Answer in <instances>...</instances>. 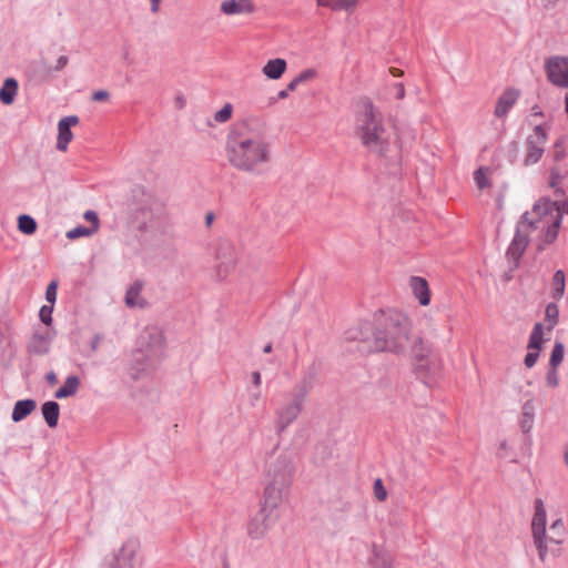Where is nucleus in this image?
Segmentation results:
<instances>
[{"label":"nucleus","instance_id":"nucleus-1","mask_svg":"<svg viewBox=\"0 0 568 568\" xmlns=\"http://www.w3.org/2000/svg\"><path fill=\"white\" fill-rule=\"evenodd\" d=\"M226 153L232 166L252 174H262L271 161L270 143L262 134L246 128L230 132Z\"/></svg>","mask_w":568,"mask_h":568},{"label":"nucleus","instance_id":"nucleus-2","mask_svg":"<svg viewBox=\"0 0 568 568\" xmlns=\"http://www.w3.org/2000/svg\"><path fill=\"white\" fill-rule=\"evenodd\" d=\"M410 323L397 311L382 313L375 322L372 336L362 334L363 349L368 352H390L400 354L409 344Z\"/></svg>","mask_w":568,"mask_h":568},{"label":"nucleus","instance_id":"nucleus-3","mask_svg":"<svg viewBox=\"0 0 568 568\" xmlns=\"http://www.w3.org/2000/svg\"><path fill=\"white\" fill-rule=\"evenodd\" d=\"M165 353V337L162 329L154 325L145 326L136 339L132 352L130 375L140 379L150 375L161 363Z\"/></svg>","mask_w":568,"mask_h":568},{"label":"nucleus","instance_id":"nucleus-4","mask_svg":"<svg viewBox=\"0 0 568 568\" xmlns=\"http://www.w3.org/2000/svg\"><path fill=\"white\" fill-rule=\"evenodd\" d=\"M357 133L362 144L372 153L379 156L386 155L389 148V139L383 124L382 113L369 100L362 104V111L357 116Z\"/></svg>","mask_w":568,"mask_h":568},{"label":"nucleus","instance_id":"nucleus-5","mask_svg":"<svg viewBox=\"0 0 568 568\" xmlns=\"http://www.w3.org/2000/svg\"><path fill=\"white\" fill-rule=\"evenodd\" d=\"M293 467L287 456L281 455L270 463L266 470L268 481L264 488L261 508L280 514L278 507L292 483Z\"/></svg>","mask_w":568,"mask_h":568},{"label":"nucleus","instance_id":"nucleus-6","mask_svg":"<svg viewBox=\"0 0 568 568\" xmlns=\"http://www.w3.org/2000/svg\"><path fill=\"white\" fill-rule=\"evenodd\" d=\"M316 374L317 368L315 364H313L288 394L290 400L276 410L275 428L277 434H282L301 414Z\"/></svg>","mask_w":568,"mask_h":568},{"label":"nucleus","instance_id":"nucleus-7","mask_svg":"<svg viewBox=\"0 0 568 568\" xmlns=\"http://www.w3.org/2000/svg\"><path fill=\"white\" fill-rule=\"evenodd\" d=\"M534 507L535 513L531 520L532 542L537 549L539 560L545 562L549 554L554 557L560 555V549L552 547L554 545H560V538L547 535V513L544 500L541 498H536Z\"/></svg>","mask_w":568,"mask_h":568},{"label":"nucleus","instance_id":"nucleus-8","mask_svg":"<svg viewBox=\"0 0 568 568\" xmlns=\"http://www.w3.org/2000/svg\"><path fill=\"white\" fill-rule=\"evenodd\" d=\"M547 80L555 87L568 89V57L551 55L545 61Z\"/></svg>","mask_w":568,"mask_h":568},{"label":"nucleus","instance_id":"nucleus-9","mask_svg":"<svg viewBox=\"0 0 568 568\" xmlns=\"http://www.w3.org/2000/svg\"><path fill=\"white\" fill-rule=\"evenodd\" d=\"M278 519L280 514H275L260 507V510L247 524V535L252 539H262L278 521Z\"/></svg>","mask_w":568,"mask_h":568},{"label":"nucleus","instance_id":"nucleus-10","mask_svg":"<svg viewBox=\"0 0 568 568\" xmlns=\"http://www.w3.org/2000/svg\"><path fill=\"white\" fill-rule=\"evenodd\" d=\"M547 142V132L542 125H536L534 128V134L528 135L526 139V154L524 159V165L530 166L539 162L544 152L545 144Z\"/></svg>","mask_w":568,"mask_h":568},{"label":"nucleus","instance_id":"nucleus-11","mask_svg":"<svg viewBox=\"0 0 568 568\" xmlns=\"http://www.w3.org/2000/svg\"><path fill=\"white\" fill-rule=\"evenodd\" d=\"M139 544L134 539H129L120 547L109 561L106 568H136V555Z\"/></svg>","mask_w":568,"mask_h":568},{"label":"nucleus","instance_id":"nucleus-12","mask_svg":"<svg viewBox=\"0 0 568 568\" xmlns=\"http://www.w3.org/2000/svg\"><path fill=\"white\" fill-rule=\"evenodd\" d=\"M237 263L235 247L227 241L221 242L216 250V272L217 276L223 280L231 271L235 268Z\"/></svg>","mask_w":568,"mask_h":568},{"label":"nucleus","instance_id":"nucleus-13","mask_svg":"<svg viewBox=\"0 0 568 568\" xmlns=\"http://www.w3.org/2000/svg\"><path fill=\"white\" fill-rule=\"evenodd\" d=\"M417 378H419L425 385L432 386L435 383V377L440 371V365L437 358L430 356L426 361H419L414 367Z\"/></svg>","mask_w":568,"mask_h":568},{"label":"nucleus","instance_id":"nucleus-14","mask_svg":"<svg viewBox=\"0 0 568 568\" xmlns=\"http://www.w3.org/2000/svg\"><path fill=\"white\" fill-rule=\"evenodd\" d=\"M78 123L79 118L77 115H68L59 121L57 140L58 150L65 151L68 149V144L72 140L71 126L77 125Z\"/></svg>","mask_w":568,"mask_h":568},{"label":"nucleus","instance_id":"nucleus-15","mask_svg":"<svg viewBox=\"0 0 568 568\" xmlns=\"http://www.w3.org/2000/svg\"><path fill=\"white\" fill-rule=\"evenodd\" d=\"M519 98V91L509 88L505 90L496 102L494 114L497 118H505Z\"/></svg>","mask_w":568,"mask_h":568},{"label":"nucleus","instance_id":"nucleus-16","mask_svg":"<svg viewBox=\"0 0 568 568\" xmlns=\"http://www.w3.org/2000/svg\"><path fill=\"white\" fill-rule=\"evenodd\" d=\"M409 287L422 306H427L430 303V291L424 277L412 276L409 278Z\"/></svg>","mask_w":568,"mask_h":568},{"label":"nucleus","instance_id":"nucleus-17","mask_svg":"<svg viewBox=\"0 0 568 568\" xmlns=\"http://www.w3.org/2000/svg\"><path fill=\"white\" fill-rule=\"evenodd\" d=\"M51 337L48 334L36 332L28 343V352L33 355H44L50 351Z\"/></svg>","mask_w":568,"mask_h":568},{"label":"nucleus","instance_id":"nucleus-18","mask_svg":"<svg viewBox=\"0 0 568 568\" xmlns=\"http://www.w3.org/2000/svg\"><path fill=\"white\" fill-rule=\"evenodd\" d=\"M143 283L141 281L133 282L125 292V304L129 307L143 308L146 306V301L141 296Z\"/></svg>","mask_w":568,"mask_h":568},{"label":"nucleus","instance_id":"nucleus-19","mask_svg":"<svg viewBox=\"0 0 568 568\" xmlns=\"http://www.w3.org/2000/svg\"><path fill=\"white\" fill-rule=\"evenodd\" d=\"M408 346H410V354L416 362L426 361V358L430 357L432 347L423 338L418 336L409 338Z\"/></svg>","mask_w":568,"mask_h":568},{"label":"nucleus","instance_id":"nucleus-20","mask_svg":"<svg viewBox=\"0 0 568 568\" xmlns=\"http://www.w3.org/2000/svg\"><path fill=\"white\" fill-rule=\"evenodd\" d=\"M37 407V403L34 399L27 398L16 402L13 406V410L11 414V419L14 423H19L23 420L27 416H29Z\"/></svg>","mask_w":568,"mask_h":568},{"label":"nucleus","instance_id":"nucleus-21","mask_svg":"<svg viewBox=\"0 0 568 568\" xmlns=\"http://www.w3.org/2000/svg\"><path fill=\"white\" fill-rule=\"evenodd\" d=\"M42 416L50 428L58 425L60 416V405L54 400H48L41 406Z\"/></svg>","mask_w":568,"mask_h":568},{"label":"nucleus","instance_id":"nucleus-22","mask_svg":"<svg viewBox=\"0 0 568 568\" xmlns=\"http://www.w3.org/2000/svg\"><path fill=\"white\" fill-rule=\"evenodd\" d=\"M80 387V378L77 375H69L63 385L55 390L54 397L57 399L68 398L73 396Z\"/></svg>","mask_w":568,"mask_h":568},{"label":"nucleus","instance_id":"nucleus-23","mask_svg":"<svg viewBox=\"0 0 568 568\" xmlns=\"http://www.w3.org/2000/svg\"><path fill=\"white\" fill-rule=\"evenodd\" d=\"M286 61L281 58L272 59L263 67V73L272 80L280 79L286 70Z\"/></svg>","mask_w":568,"mask_h":568},{"label":"nucleus","instance_id":"nucleus-24","mask_svg":"<svg viewBox=\"0 0 568 568\" xmlns=\"http://www.w3.org/2000/svg\"><path fill=\"white\" fill-rule=\"evenodd\" d=\"M565 290H566V275L562 270H558L555 272L554 277H552V286H551V291H550V296L555 301H559L564 296Z\"/></svg>","mask_w":568,"mask_h":568},{"label":"nucleus","instance_id":"nucleus-25","mask_svg":"<svg viewBox=\"0 0 568 568\" xmlns=\"http://www.w3.org/2000/svg\"><path fill=\"white\" fill-rule=\"evenodd\" d=\"M18 90V82L13 78H8L0 89V101L3 104H11Z\"/></svg>","mask_w":568,"mask_h":568},{"label":"nucleus","instance_id":"nucleus-26","mask_svg":"<svg viewBox=\"0 0 568 568\" xmlns=\"http://www.w3.org/2000/svg\"><path fill=\"white\" fill-rule=\"evenodd\" d=\"M316 3L333 11H348L356 6L357 0H316Z\"/></svg>","mask_w":568,"mask_h":568},{"label":"nucleus","instance_id":"nucleus-27","mask_svg":"<svg viewBox=\"0 0 568 568\" xmlns=\"http://www.w3.org/2000/svg\"><path fill=\"white\" fill-rule=\"evenodd\" d=\"M535 419V405L531 399L525 402L523 405L521 429L524 433H529L534 426Z\"/></svg>","mask_w":568,"mask_h":568},{"label":"nucleus","instance_id":"nucleus-28","mask_svg":"<svg viewBox=\"0 0 568 568\" xmlns=\"http://www.w3.org/2000/svg\"><path fill=\"white\" fill-rule=\"evenodd\" d=\"M542 339H544V326L541 323H536L530 333L527 348L528 349H541Z\"/></svg>","mask_w":568,"mask_h":568},{"label":"nucleus","instance_id":"nucleus-29","mask_svg":"<svg viewBox=\"0 0 568 568\" xmlns=\"http://www.w3.org/2000/svg\"><path fill=\"white\" fill-rule=\"evenodd\" d=\"M18 230L27 235H31L37 231V222L29 214H21L18 217Z\"/></svg>","mask_w":568,"mask_h":568},{"label":"nucleus","instance_id":"nucleus-30","mask_svg":"<svg viewBox=\"0 0 568 568\" xmlns=\"http://www.w3.org/2000/svg\"><path fill=\"white\" fill-rule=\"evenodd\" d=\"M545 320L547 322V329L550 332L559 322V308L554 302L547 304L545 310Z\"/></svg>","mask_w":568,"mask_h":568},{"label":"nucleus","instance_id":"nucleus-31","mask_svg":"<svg viewBox=\"0 0 568 568\" xmlns=\"http://www.w3.org/2000/svg\"><path fill=\"white\" fill-rule=\"evenodd\" d=\"M369 568H392L388 556L374 549Z\"/></svg>","mask_w":568,"mask_h":568},{"label":"nucleus","instance_id":"nucleus-32","mask_svg":"<svg viewBox=\"0 0 568 568\" xmlns=\"http://www.w3.org/2000/svg\"><path fill=\"white\" fill-rule=\"evenodd\" d=\"M220 10L226 16L242 14L244 8L236 0H224L221 2Z\"/></svg>","mask_w":568,"mask_h":568},{"label":"nucleus","instance_id":"nucleus-33","mask_svg":"<svg viewBox=\"0 0 568 568\" xmlns=\"http://www.w3.org/2000/svg\"><path fill=\"white\" fill-rule=\"evenodd\" d=\"M95 233L94 229L90 226L78 225L65 233V237L69 240H77L79 237L91 236Z\"/></svg>","mask_w":568,"mask_h":568},{"label":"nucleus","instance_id":"nucleus-34","mask_svg":"<svg viewBox=\"0 0 568 568\" xmlns=\"http://www.w3.org/2000/svg\"><path fill=\"white\" fill-rule=\"evenodd\" d=\"M565 347L562 343H556L550 355L549 365L551 367H557L564 359Z\"/></svg>","mask_w":568,"mask_h":568},{"label":"nucleus","instance_id":"nucleus-35","mask_svg":"<svg viewBox=\"0 0 568 568\" xmlns=\"http://www.w3.org/2000/svg\"><path fill=\"white\" fill-rule=\"evenodd\" d=\"M233 106L231 103L224 104V106L214 114V120L219 123L227 122L232 116Z\"/></svg>","mask_w":568,"mask_h":568},{"label":"nucleus","instance_id":"nucleus-36","mask_svg":"<svg viewBox=\"0 0 568 568\" xmlns=\"http://www.w3.org/2000/svg\"><path fill=\"white\" fill-rule=\"evenodd\" d=\"M550 536L560 538V545L564 542L565 527L562 520L559 518L550 525Z\"/></svg>","mask_w":568,"mask_h":568},{"label":"nucleus","instance_id":"nucleus-37","mask_svg":"<svg viewBox=\"0 0 568 568\" xmlns=\"http://www.w3.org/2000/svg\"><path fill=\"white\" fill-rule=\"evenodd\" d=\"M474 180L478 189L484 190L489 185L486 173L483 168H479L474 172Z\"/></svg>","mask_w":568,"mask_h":568},{"label":"nucleus","instance_id":"nucleus-38","mask_svg":"<svg viewBox=\"0 0 568 568\" xmlns=\"http://www.w3.org/2000/svg\"><path fill=\"white\" fill-rule=\"evenodd\" d=\"M52 305H43L39 311L40 321L45 325H50L52 323Z\"/></svg>","mask_w":568,"mask_h":568},{"label":"nucleus","instance_id":"nucleus-39","mask_svg":"<svg viewBox=\"0 0 568 568\" xmlns=\"http://www.w3.org/2000/svg\"><path fill=\"white\" fill-rule=\"evenodd\" d=\"M373 489H374V496L377 500L379 501H383L386 499L387 497V491L383 485V481L381 478H377L375 481H374V486H373Z\"/></svg>","mask_w":568,"mask_h":568},{"label":"nucleus","instance_id":"nucleus-40","mask_svg":"<svg viewBox=\"0 0 568 568\" xmlns=\"http://www.w3.org/2000/svg\"><path fill=\"white\" fill-rule=\"evenodd\" d=\"M58 282L51 281L45 290V300L53 305L57 301Z\"/></svg>","mask_w":568,"mask_h":568},{"label":"nucleus","instance_id":"nucleus-41","mask_svg":"<svg viewBox=\"0 0 568 568\" xmlns=\"http://www.w3.org/2000/svg\"><path fill=\"white\" fill-rule=\"evenodd\" d=\"M529 351L530 352H528L526 354L524 362L528 368H531L538 361L540 349H529Z\"/></svg>","mask_w":568,"mask_h":568},{"label":"nucleus","instance_id":"nucleus-42","mask_svg":"<svg viewBox=\"0 0 568 568\" xmlns=\"http://www.w3.org/2000/svg\"><path fill=\"white\" fill-rule=\"evenodd\" d=\"M546 383L550 387H556L558 385L557 367L550 366L546 375Z\"/></svg>","mask_w":568,"mask_h":568},{"label":"nucleus","instance_id":"nucleus-43","mask_svg":"<svg viewBox=\"0 0 568 568\" xmlns=\"http://www.w3.org/2000/svg\"><path fill=\"white\" fill-rule=\"evenodd\" d=\"M83 216H84V219H85L87 221H89V222L91 223V226H90V227H91V229H94V231L97 232V231H98V229H99V216H98V214H97L94 211L89 210V211H87V212L84 213V215H83Z\"/></svg>","mask_w":568,"mask_h":568},{"label":"nucleus","instance_id":"nucleus-44","mask_svg":"<svg viewBox=\"0 0 568 568\" xmlns=\"http://www.w3.org/2000/svg\"><path fill=\"white\" fill-rule=\"evenodd\" d=\"M316 75V71L314 69H306V70H303L297 77H295L297 79V81L300 83H303V82H306V81H310L312 80L314 77Z\"/></svg>","mask_w":568,"mask_h":568},{"label":"nucleus","instance_id":"nucleus-45","mask_svg":"<svg viewBox=\"0 0 568 568\" xmlns=\"http://www.w3.org/2000/svg\"><path fill=\"white\" fill-rule=\"evenodd\" d=\"M109 98H110V94L108 91L98 90V91L93 92L91 99H92V101L100 102V101H106Z\"/></svg>","mask_w":568,"mask_h":568},{"label":"nucleus","instance_id":"nucleus-46","mask_svg":"<svg viewBox=\"0 0 568 568\" xmlns=\"http://www.w3.org/2000/svg\"><path fill=\"white\" fill-rule=\"evenodd\" d=\"M69 62V59L67 55H60L58 59H57V62H55V65L53 68L54 71H61L62 69L65 68V65L68 64Z\"/></svg>","mask_w":568,"mask_h":568},{"label":"nucleus","instance_id":"nucleus-47","mask_svg":"<svg viewBox=\"0 0 568 568\" xmlns=\"http://www.w3.org/2000/svg\"><path fill=\"white\" fill-rule=\"evenodd\" d=\"M242 8H244V13H252L255 8L248 0H236Z\"/></svg>","mask_w":568,"mask_h":568},{"label":"nucleus","instance_id":"nucleus-48","mask_svg":"<svg viewBox=\"0 0 568 568\" xmlns=\"http://www.w3.org/2000/svg\"><path fill=\"white\" fill-rule=\"evenodd\" d=\"M395 97L398 100H402L405 97V88L402 82L395 84Z\"/></svg>","mask_w":568,"mask_h":568},{"label":"nucleus","instance_id":"nucleus-49","mask_svg":"<svg viewBox=\"0 0 568 568\" xmlns=\"http://www.w3.org/2000/svg\"><path fill=\"white\" fill-rule=\"evenodd\" d=\"M288 90L287 89H284V90H281L278 91L277 95L275 98H271V104L275 103L277 100H282V99H285L287 98L288 95Z\"/></svg>","mask_w":568,"mask_h":568},{"label":"nucleus","instance_id":"nucleus-50","mask_svg":"<svg viewBox=\"0 0 568 568\" xmlns=\"http://www.w3.org/2000/svg\"><path fill=\"white\" fill-rule=\"evenodd\" d=\"M45 379L50 385H54L58 382L57 375L52 371L47 374Z\"/></svg>","mask_w":568,"mask_h":568},{"label":"nucleus","instance_id":"nucleus-51","mask_svg":"<svg viewBox=\"0 0 568 568\" xmlns=\"http://www.w3.org/2000/svg\"><path fill=\"white\" fill-rule=\"evenodd\" d=\"M252 382L253 384L258 387L261 385V373L260 372H254L252 374Z\"/></svg>","mask_w":568,"mask_h":568},{"label":"nucleus","instance_id":"nucleus-52","mask_svg":"<svg viewBox=\"0 0 568 568\" xmlns=\"http://www.w3.org/2000/svg\"><path fill=\"white\" fill-rule=\"evenodd\" d=\"M150 2H151V11L153 13H156L159 11L161 0H150Z\"/></svg>","mask_w":568,"mask_h":568},{"label":"nucleus","instance_id":"nucleus-53","mask_svg":"<svg viewBox=\"0 0 568 568\" xmlns=\"http://www.w3.org/2000/svg\"><path fill=\"white\" fill-rule=\"evenodd\" d=\"M298 84H301V83L297 81V79H296V78H294V79H293V80L287 84L286 89H287L288 91H294V90L297 88V85H298Z\"/></svg>","mask_w":568,"mask_h":568},{"label":"nucleus","instance_id":"nucleus-54","mask_svg":"<svg viewBox=\"0 0 568 568\" xmlns=\"http://www.w3.org/2000/svg\"><path fill=\"white\" fill-rule=\"evenodd\" d=\"M531 112H532V115H535V116L544 115L542 111L540 110V108L538 105L532 106Z\"/></svg>","mask_w":568,"mask_h":568},{"label":"nucleus","instance_id":"nucleus-55","mask_svg":"<svg viewBox=\"0 0 568 568\" xmlns=\"http://www.w3.org/2000/svg\"><path fill=\"white\" fill-rule=\"evenodd\" d=\"M214 220V214L212 212H209L205 216V224L206 226H210Z\"/></svg>","mask_w":568,"mask_h":568},{"label":"nucleus","instance_id":"nucleus-56","mask_svg":"<svg viewBox=\"0 0 568 568\" xmlns=\"http://www.w3.org/2000/svg\"><path fill=\"white\" fill-rule=\"evenodd\" d=\"M264 353H270L272 351V344H266L263 348Z\"/></svg>","mask_w":568,"mask_h":568},{"label":"nucleus","instance_id":"nucleus-57","mask_svg":"<svg viewBox=\"0 0 568 568\" xmlns=\"http://www.w3.org/2000/svg\"><path fill=\"white\" fill-rule=\"evenodd\" d=\"M565 462L568 465V446H567V449L565 452Z\"/></svg>","mask_w":568,"mask_h":568},{"label":"nucleus","instance_id":"nucleus-58","mask_svg":"<svg viewBox=\"0 0 568 568\" xmlns=\"http://www.w3.org/2000/svg\"><path fill=\"white\" fill-rule=\"evenodd\" d=\"M98 345V339L92 343V348L95 349Z\"/></svg>","mask_w":568,"mask_h":568},{"label":"nucleus","instance_id":"nucleus-59","mask_svg":"<svg viewBox=\"0 0 568 568\" xmlns=\"http://www.w3.org/2000/svg\"><path fill=\"white\" fill-rule=\"evenodd\" d=\"M224 568H230L227 564L224 565Z\"/></svg>","mask_w":568,"mask_h":568}]
</instances>
